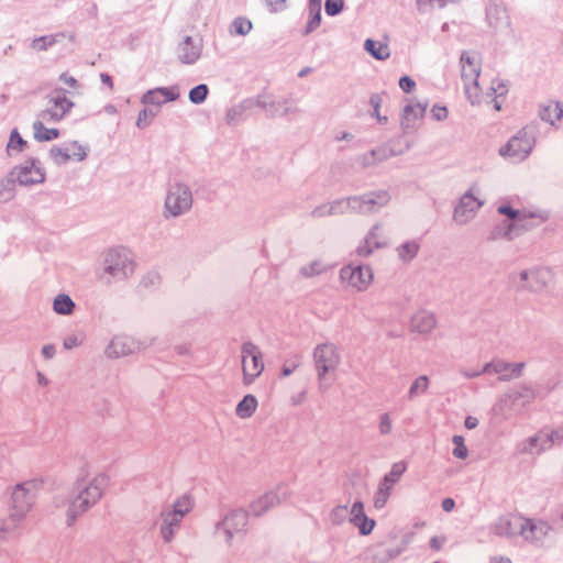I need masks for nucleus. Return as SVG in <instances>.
I'll list each match as a JSON object with an SVG mask.
<instances>
[{
    "label": "nucleus",
    "mask_w": 563,
    "mask_h": 563,
    "mask_svg": "<svg viewBox=\"0 0 563 563\" xmlns=\"http://www.w3.org/2000/svg\"><path fill=\"white\" fill-rule=\"evenodd\" d=\"M45 123L46 121L42 119L33 122L34 139L38 142L52 141L59 136V130L47 129Z\"/></svg>",
    "instance_id": "nucleus-32"
},
{
    "label": "nucleus",
    "mask_w": 563,
    "mask_h": 563,
    "mask_svg": "<svg viewBox=\"0 0 563 563\" xmlns=\"http://www.w3.org/2000/svg\"><path fill=\"white\" fill-rule=\"evenodd\" d=\"M387 150L384 147L374 148L358 156L357 162L363 167H371L388 158Z\"/></svg>",
    "instance_id": "nucleus-34"
},
{
    "label": "nucleus",
    "mask_w": 563,
    "mask_h": 563,
    "mask_svg": "<svg viewBox=\"0 0 563 563\" xmlns=\"http://www.w3.org/2000/svg\"><path fill=\"white\" fill-rule=\"evenodd\" d=\"M107 486L108 477L104 474H99L90 479L77 481L66 512L67 526H73L79 516L96 505Z\"/></svg>",
    "instance_id": "nucleus-1"
},
{
    "label": "nucleus",
    "mask_w": 563,
    "mask_h": 563,
    "mask_svg": "<svg viewBox=\"0 0 563 563\" xmlns=\"http://www.w3.org/2000/svg\"><path fill=\"white\" fill-rule=\"evenodd\" d=\"M464 92H465L467 100L472 104L479 103L481 98H479L478 81H476V84H472L470 81H464Z\"/></svg>",
    "instance_id": "nucleus-56"
},
{
    "label": "nucleus",
    "mask_w": 563,
    "mask_h": 563,
    "mask_svg": "<svg viewBox=\"0 0 563 563\" xmlns=\"http://www.w3.org/2000/svg\"><path fill=\"white\" fill-rule=\"evenodd\" d=\"M252 30V23L249 20L238 18L232 23V32L239 35H246Z\"/></svg>",
    "instance_id": "nucleus-63"
},
{
    "label": "nucleus",
    "mask_w": 563,
    "mask_h": 563,
    "mask_svg": "<svg viewBox=\"0 0 563 563\" xmlns=\"http://www.w3.org/2000/svg\"><path fill=\"white\" fill-rule=\"evenodd\" d=\"M534 144L536 137L533 132L525 128L499 148V154L515 163H520L530 155Z\"/></svg>",
    "instance_id": "nucleus-7"
},
{
    "label": "nucleus",
    "mask_w": 563,
    "mask_h": 563,
    "mask_svg": "<svg viewBox=\"0 0 563 563\" xmlns=\"http://www.w3.org/2000/svg\"><path fill=\"white\" fill-rule=\"evenodd\" d=\"M518 452L521 454L539 455L542 452L537 435L529 437L518 444Z\"/></svg>",
    "instance_id": "nucleus-47"
},
{
    "label": "nucleus",
    "mask_w": 563,
    "mask_h": 563,
    "mask_svg": "<svg viewBox=\"0 0 563 563\" xmlns=\"http://www.w3.org/2000/svg\"><path fill=\"white\" fill-rule=\"evenodd\" d=\"M352 523L358 528L362 536L369 534L375 527V520L369 519L365 514L360 518V520L352 521Z\"/></svg>",
    "instance_id": "nucleus-57"
},
{
    "label": "nucleus",
    "mask_w": 563,
    "mask_h": 563,
    "mask_svg": "<svg viewBox=\"0 0 563 563\" xmlns=\"http://www.w3.org/2000/svg\"><path fill=\"white\" fill-rule=\"evenodd\" d=\"M406 468L407 465L404 462L394 463L389 473H387L383 477L382 482L379 483V486L387 488L388 490L391 492L393 486L399 481L401 475L405 473Z\"/></svg>",
    "instance_id": "nucleus-36"
},
{
    "label": "nucleus",
    "mask_w": 563,
    "mask_h": 563,
    "mask_svg": "<svg viewBox=\"0 0 563 563\" xmlns=\"http://www.w3.org/2000/svg\"><path fill=\"white\" fill-rule=\"evenodd\" d=\"M136 349V344L131 336L115 335L106 349L109 357H121L132 354Z\"/></svg>",
    "instance_id": "nucleus-23"
},
{
    "label": "nucleus",
    "mask_w": 563,
    "mask_h": 563,
    "mask_svg": "<svg viewBox=\"0 0 563 563\" xmlns=\"http://www.w3.org/2000/svg\"><path fill=\"white\" fill-rule=\"evenodd\" d=\"M522 408L523 407H521L520 402L515 400L508 391L495 404L493 411L496 416L501 417L504 420H508L519 413Z\"/></svg>",
    "instance_id": "nucleus-24"
},
{
    "label": "nucleus",
    "mask_w": 563,
    "mask_h": 563,
    "mask_svg": "<svg viewBox=\"0 0 563 563\" xmlns=\"http://www.w3.org/2000/svg\"><path fill=\"white\" fill-rule=\"evenodd\" d=\"M15 185H18V181L14 179V177L11 176V173L9 172L0 180V202H8L14 197Z\"/></svg>",
    "instance_id": "nucleus-39"
},
{
    "label": "nucleus",
    "mask_w": 563,
    "mask_h": 563,
    "mask_svg": "<svg viewBox=\"0 0 563 563\" xmlns=\"http://www.w3.org/2000/svg\"><path fill=\"white\" fill-rule=\"evenodd\" d=\"M352 213L372 214L386 207L391 196L386 189H378L362 195L350 196Z\"/></svg>",
    "instance_id": "nucleus-8"
},
{
    "label": "nucleus",
    "mask_w": 563,
    "mask_h": 563,
    "mask_svg": "<svg viewBox=\"0 0 563 563\" xmlns=\"http://www.w3.org/2000/svg\"><path fill=\"white\" fill-rule=\"evenodd\" d=\"M329 266L321 260H314L300 267L299 273L306 278H311L327 272Z\"/></svg>",
    "instance_id": "nucleus-42"
},
{
    "label": "nucleus",
    "mask_w": 563,
    "mask_h": 563,
    "mask_svg": "<svg viewBox=\"0 0 563 563\" xmlns=\"http://www.w3.org/2000/svg\"><path fill=\"white\" fill-rule=\"evenodd\" d=\"M340 354L332 343L318 344L313 350V362L319 380H322L328 373L334 372L340 364Z\"/></svg>",
    "instance_id": "nucleus-11"
},
{
    "label": "nucleus",
    "mask_w": 563,
    "mask_h": 563,
    "mask_svg": "<svg viewBox=\"0 0 563 563\" xmlns=\"http://www.w3.org/2000/svg\"><path fill=\"white\" fill-rule=\"evenodd\" d=\"M59 37H64V33L41 36V37L34 38L32 41L31 46H32V48H34L36 51H46L49 47H52L53 45H55L59 41Z\"/></svg>",
    "instance_id": "nucleus-48"
},
{
    "label": "nucleus",
    "mask_w": 563,
    "mask_h": 563,
    "mask_svg": "<svg viewBox=\"0 0 563 563\" xmlns=\"http://www.w3.org/2000/svg\"><path fill=\"white\" fill-rule=\"evenodd\" d=\"M478 189L476 186H472L459 200V203L454 208L453 220L464 225L468 223L477 213V211L484 205V201L475 196Z\"/></svg>",
    "instance_id": "nucleus-13"
},
{
    "label": "nucleus",
    "mask_w": 563,
    "mask_h": 563,
    "mask_svg": "<svg viewBox=\"0 0 563 563\" xmlns=\"http://www.w3.org/2000/svg\"><path fill=\"white\" fill-rule=\"evenodd\" d=\"M486 19L490 27L494 30H500L509 26L510 18L507 9L497 3H492L486 9Z\"/></svg>",
    "instance_id": "nucleus-27"
},
{
    "label": "nucleus",
    "mask_w": 563,
    "mask_h": 563,
    "mask_svg": "<svg viewBox=\"0 0 563 563\" xmlns=\"http://www.w3.org/2000/svg\"><path fill=\"white\" fill-rule=\"evenodd\" d=\"M209 95V87L206 84H199L191 88L188 93L189 101L194 104H201Z\"/></svg>",
    "instance_id": "nucleus-49"
},
{
    "label": "nucleus",
    "mask_w": 563,
    "mask_h": 563,
    "mask_svg": "<svg viewBox=\"0 0 563 563\" xmlns=\"http://www.w3.org/2000/svg\"><path fill=\"white\" fill-rule=\"evenodd\" d=\"M19 522H14L11 520V516L9 519L0 520V543L5 541L9 534L16 529Z\"/></svg>",
    "instance_id": "nucleus-61"
},
{
    "label": "nucleus",
    "mask_w": 563,
    "mask_h": 563,
    "mask_svg": "<svg viewBox=\"0 0 563 563\" xmlns=\"http://www.w3.org/2000/svg\"><path fill=\"white\" fill-rule=\"evenodd\" d=\"M461 63V77L463 82L470 81L476 84L481 74V67L474 56L467 52H463L460 57Z\"/></svg>",
    "instance_id": "nucleus-28"
},
{
    "label": "nucleus",
    "mask_w": 563,
    "mask_h": 563,
    "mask_svg": "<svg viewBox=\"0 0 563 563\" xmlns=\"http://www.w3.org/2000/svg\"><path fill=\"white\" fill-rule=\"evenodd\" d=\"M349 517L347 506H336L330 514V519L333 525H341Z\"/></svg>",
    "instance_id": "nucleus-60"
},
{
    "label": "nucleus",
    "mask_w": 563,
    "mask_h": 563,
    "mask_svg": "<svg viewBox=\"0 0 563 563\" xmlns=\"http://www.w3.org/2000/svg\"><path fill=\"white\" fill-rule=\"evenodd\" d=\"M382 224L379 222L375 223L369 231L366 233L365 238L360 242L358 246L355 250V253L361 257L371 256L375 250L382 249L386 245L382 241Z\"/></svg>",
    "instance_id": "nucleus-22"
},
{
    "label": "nucleus",
    "mask_w": 563,
    "mask_h": 563,
    "mask_svg": "<svg viewBox=\"0 0 563 563\" xmlns=\"http://www.w3.org/2000/svg\"><path fill=\"white\" fill-rule=\"evenodd\" d=\"M180 92L178 86L170 87H157L154 89L147 90L142 97L141 102L145 106H156L161 107L162 104L175 101L179 98Z\"/></svg>",
    "instance_id": "nucleus-21"
},
{
    "label": "nucleus",
    "mask_w": 563,
    "mask_h": 563,
    "mask_svg": "<svg viewBox=\"0 0 563 563\" xmlns=\"http://www.w3.org/2000/svg\"><path fill=\"white\" fill-rule=\"evenodd\" d=\"M536 435L540 444V450H542V452H545L553 448V440H551L550 429L543 428L540 431H538Z\"/></svg>",
    "instance_id": "nucleus-59"
},
{
    "label": "nucleus",
    "mask_w": 563,
    "mask_h": 563,
    "mask_svg": "<svg viewBox=\"0 0 563 563\" xmlns=\"http://www.w3.org/2000/svg\"><path fill=\"white\" fill-rule=\"evenodd\" d=\"M76 305L70 296L58 294L53 300V310L60 316H69L75 311Z\"/></svg>",
    "instance_id": "nucleus-35"
},
{
    "label": "nucleus",
    "mask_w": 563,
    "mask_h": 563,
    "mask_svg": "<svg viewBox=\"0 0 563 563\" xmlns=\"http://www.w3.org/2000/svg\"><path fill=\"white\" fill-rule=\"evenodd\" d=\"M561 382L559 379H550L545 384H540L537 388H532L529 385H520L516 389L509 390V394L515 400L520 402L521 407H526L532 402L536 398L547 397L554 388L559 387Z\"/></svg>",
    "instance_id": "nucleus-16"
},
{
    "label": "nucleus",
    "mask_w": 563,
    "mask_h": 563,
    "mask_svg": "<svg viewBox=\"0 0 563 563\" xmlns=\"http://www.w3.org/2000/svg\"><path fill=\"white\" fill-rule=\"evenodd\" d=\"M267 95H257L255 97L246 98L242 100V103L244 106V109H246L247 112L252 111L255 108H260L262 110L267 109Z\"/></svg>",
    "instance_id": "nucleus-52"
},
{
    "label": "nucleus",
    "mask_w": 563,
    "mask_h": 563,
    "mask_svg": "<svg viewBox=\"0 0 563 563\" xmlns=\"http://www.w3.org/2000/svg\"><path fill=\"white\" fill-rule=\"evenodd\" d=\"M161 283V275L157 272H147L141 279V286L144 288H154Z\"/></svg>",
    "instance_id": "nucleus-64"
},
{
    "label": "nucleus",
    "mask_w": 563,
    "mask_h": 563,
    "mask_svg": "<svg viewBox=\"0 0 563 563\" xmlns=\"http://www.w3.org/2000/svg\"><path fill=\"white\" fill-rule=\"evenodd\" d=\"M321 23V10L309 11V20L305 30L302 31V35H308L312 33L320 26Z\"/></svg>",
    "instance_id": "nucleus-58"
},
{
    "label": "nucleus",
    "mask_w": 563,
    "mask_h": 563,
    "mask_svg": "<svg viewBox=\"0 0 563 563\" xmlns=\"http://www.w3.org/2000/svg\"><path fill=\"white\" fill-rule=\"evenodd\" d=\"M266 103H267V109H265L264 111L266 112V114L269 118L284 117L283 108H284V106L290 103V99L285 98L282 100H276L273 97L267 95Z\"/></svg>",
    "instance_id": "nucleus-45"
},
{
    "label": "nucleus",
    "mask_w": 563,
    "mask_h": 563,
    "mask_svg": "<svg viewBox=\"0 0 563 563\" xmlns=\"http://www.w3.org/2000/svg\"><path fill=\"white\" fill-rule=\"evenodd\" d=\"M157 115V111H154L153 109L151 108H144L142 109L139 114H137V119H136V126L139 129H145L147 128L151 123H152V120Z\"/></svg>",
    "instance_id": "nucleus-53"
},
{
    "label": "nucleus",
    "mask_w": 563,
    "mask_h": 563,
    "mask_svg": "<svg viewBox=\"0 0 563 563\" xmlns=\"http://www.w3.org/2000/svg\"><path fill=\"white\" fill-rule=\"evenodd\" d=\"M483 372H485V374L494 373L501 376L509 372V362L499 358L493 360L483 366Z\"/></svg>",
    "instance_id": "nucleus-50"
},
{
    "label": "nucleus",
    "mask_w": 563,
    "mask_h": 563,
    "mask_svg": "<svg viewBox=\"0 0 563 563\" xmlns=\"http://www.w3.org/2000/svg\"><path fill=\"white\" fill-rule=\"evenodd\" d=\"M202 47L201 38L187 35L178 44L177 57L185 65H194L201 57Z\"/></svg>",
    "instance_id": "nucleus-19"
},
{
    "label": "nucleus",
    "mask_w": 563,
    "mask_h": 563,
    "mask_svg": "<svg viewBox=\"0 0 563 563\" xmlns=\"http://www.w3.org/2000/svg\"><path fill=\"white\" fill-rule=\"evenodd\" d=\"M365 51L377 60H385L389 57V48L386 44L367 38L364 43Z\"/></svg>",
    "instance_id": "nucleus-37"
},
{
    "label": "nucleus",
    "mask_w": 563,
    "mask_h": 563,
    "mask_svg": "<svg viewBox=\"0 0 563 563\" xmlns=\"http://www.w3.org/2000/svg\"><path fill=\"white\" fill-rule=\"evenodd\" d=\"M135 271L133 254L125 247L108 250L101 261L98 278L106 285L123 282L130 278Z\"/></svg>",
    "instance_id": "nucleus-2"
},
{
    "label": "nucleus",
    "mask_w": 563,
    "mask_h": 563,
    "mask_svg": "<svg viewBox=\"0 0 563 563\" xmlns=\"http://www.w3.org/2000/svg\"><path fill=\"white\" fill-rule=\"evenodd\" d=\"M329 213L331 216H341L346 212H352L351 198L335 199L328 203Z\"/></svg>",
    "instance_id": "nucleus-46"
},
{
    "label": "nucleus",
    "mask_w": 563,
    "mask_h": 563,
    "mask_svg": "<svg viewBox=\"0 0 563 563\" xmlns=\"http://www.w3.org/2000/svg\"><path fill=\"white\" fill-rule=\"evenodd\" d=\"M38 488V484L34 481L16 484L12 490V511L11 520L14 522L22 521L26 514L31 510Z\"/></svg>",
    "instance_id": "nucleus-5"
},
{
    "label": "nucleus",
    "mask_w": 563,
    "mask_h": 563,
    "mask_svg": "<svg viewBox=\"0 0 563 563\" xmlns=\"http://www.w3.org/2000/svg\"><path fill=\"white\" fill-rule=\"evenodd\" d=\"M539 117L542 121L551 124L552 126H563V103L559 101H551L541 106L539 109Z\"/></svg>",
    "instance_id": "nucleus-25"
},
{
    "label": "nucleus",
    "mask_w": 563,
    "mask_h": 563,
    "mask_svg": "<svg viewBox=\"0 0 563 563\" xmlns=\"http://www.w3.org/2000/svg\"><path fill=\"white\" fill-rule=\"evenodd\" d=\"M245 113H247V111H246V109H244V106L241 101L240 103L231 107L227 111V122L229 124H234V123L239 122L240 120H242L244 118Z\"/></svg>",
    "instance_id": "nucleus-54"
},
{
    "label": "nucleus",
    "mask_w": 563,
    "mask_h": 563,
    "mask_svg": "<svg viewBox=\"0 0 563 563\" xmlns=\"http://www.w3.org/2000/svg\"><path fill=\"white\" fill-rule=\"evenodd\" d=\"M428 108V101H413L409 102L404 107L401 113V129L404 133H410L416 130L417 122L420 121Z\"/></svg>",
    "instance_id": "nucleus-20"
},
{
    "label": "nucleus",
    "mask_w": 563,
    "mask_h": 563,
    "mask_svg": "<svg viewBox=\"0 0 563 563\" xmlns=\"http://www.w3.org/2000/svg\"><path fill=\"white\" fill-rule=\"evenodd\" d=\"M290 497V490L284 484L276 486L274 489L266 492L250 505V512L254 517H260L268 510L275 508L280 503Z\"/></svg>",
    "instance_id": "nucleus-12"
},
{
    "label": "nucleus",
    "mask_w": 563,
    "mask_h": 563,
    "mask_svg": "<svg viewBox=\"0 0 563 563\" xmlns=\"http://www.w3.org/2000/svg\"><path fill=\"white\" fill-rule=\"evenodd\" d=\"M73 107V101L67 99L62 91H56L47 97V107L38 112L37 119L45 120L47 123L58 122Z\"/></svg>",
    "instance_id": "nucleus-15"
},
{
    "label": "nucleus",
    "mask_w": 563,
    "mask_h": 563,
    "mask_svg": "<svg viewBox=\"0 0 563 563\" xmlns=\"http://www.w3.org/2000/svg\"><path fill=\"white\" fill-rule=\"evenodd\" d=\"M429 388V377L421 375L417 377L409 387L408 399L413 400L415 398L424 395Z\"/></svg>",
    "instance_id": "nucleus-44"
},
{
    "label": "nucleus",
    "mask_w": 563,
    "mask_h": 563,
    "mask_svg": "<svg viewBox=\"0 0 563 563\" xmlns=\"http://www.w3.org/2000/svg\"><path fill=\"white\" fill-rule=\"evenodd\" d=\"M419 250L420 244L417 241L412 240L400 244L396 251L400 261L410 262L417 256Z\"/></svg>",
    "instance_id": "nucleus-41"
},
{
    "label": "nucleus",
    "mask_w": 563,
    "mask_h": 563,
    "mask_svg": "<svg viewBox=\"0 0 563 563\" xmlns=\"http://www.w3.org/2000/svg\"><path fill=\"white\" fill-rule=\"evenodd\" d=\"M161 537L164 542L169 543L173 541L177 530L179 529L183 518L170 512L169 510H163L161 512Z\"/></svg>",
    "instance_id": "nucleus-26"
},
{
    "label": "nucleus",
    "mask_w": 563,
    "mask_h": 563,
    "mask_svg": "<svg viewBox=\"0 0 563 563\" xmlns=\"http://www.w3.org/2000/svg\"><path fill=\"white\" fill-rule=\"evenodd\" d=\"M340 279L356 291H365L373 282V271L368 265H346L340 269Z\"/></svg>",
    "instance_id": "nucleus-14"
},
{
    "label": "nucleus",
    "mask_w": 563,
    "mask_h": 563,
    "mask_svg": "<svg viewBox=\"0 0 563 563\" xmlns=\"http://www.w3.org/2000/svg\"><path fill=\"white\" fill-rule=\"evenodd\" d=\"M194 506L195 499L192 496L184 494L175 499L172 508L168 510L184 519V517L192 510Z\"/></svg>",
    "instance_id": "nucleus-33"
},
{
    "label": "nucleus",
    "mask_w": 563,
    "mask_h": 563,
    "mask_svg": "<svg viewBox=\"0 0 563 563\" xmlns=\"http://www.w3.org/2000/svg\"><path fill=\"white\" fill-rule=\"evenodd\" d=\"M27 148V142L20 135L16 129L10 133L9 142L7 144V153L9 156L22 153Z\"/></svg>",
    "instance_id": "nucleus-40"
},
{
    "label": "nucleus",
    "mask_w": 563,
    "mask_h": 563,
    "mask_svg": "<svg viewBox=\"0 0 563 563\" xmlns=\"http://www.w3.org/2000/svg\"><path fill=\"white\" fill-rule=\"evenodd\" d=\"M369 104L373 107V117L377 119V121L382 124L387 123L388 119L387 117L380 115V104H382V97L378 93H373L369 98Z\"/></svg>",
    "instance_id": "nucleus-62"
},
{
    "label": "nucleus",
    "mask_w": 563,
    "mask_h": 563,
    "mask_svg": "<svg viewBox=\"0 0 563 563\" xmlns=\"http://www.w3.org/2000/svg\"><path fill=\"white\" fill-rule=\"evenodd\" d=\"M497 211H498L499 214L506 216L510 220L518 221L525 228H527L526 220L529 219V218H537V219H539L540 223L544 222L548 219V213L547 212H539V213H533V212L526 213V212H523V213H521L520 211L514 209L509 205H501V206H499L497 208Z\"/></svg>",
    "instance_id": "nucleus-29"
},
{
    "label": "nucleus",
    "mask_w": 563,
    "mask_h": 563,
    "mask_svg": "<svg viewBox=\"0 0 563 563\" xmlns=\"http://www.w3.org/2000/svg\"><path fill=\"white\" fill-rule=\"evenodd\" d=\"M49 156L56 165H64L71 158L70 148L53 146L49 150Z\"/></svg>",
    "instance_id": "nucleus-51"
},
{
    "label": "nucleus",
    "mask_w": 563,
    "mask_h": 563,
    "mask_svg": "<svg viewBox=\"0 0 563 563\" xmlns=\"http://www.w3.org/2000/svg\"><path fill=\"white\" fill-rule=\"evenodd\" d=\"M550 276V268L533 266L519 273H511L509 275V280L518 290L540 292L548 286Z\"/></svg>",
    "instance_id": "nucleus-4"
},
{
    "label": "nucleus",
    "mask_w": 563,
    "mask_h": 563,
    "mask_svg": "<svg viewBox=\"0 0 563 563\" xmlns=\"http://www.w3.org/2000/svg\"><path fill=\"white\" fill-rule=\"evenodd\" d=\"M437 324L435 317L432 312L421 310L415 313L410 320V328L418 333H429Z\"/></svg>",
    "instance_id": "nucleus-30"
},
{
    "label": "nucleus",
    "mask_w": 563,
    "mask_h": 563,
    "mask_svg": "<svg viewBox=\"0 0 563 563\" xmlns=\"http://www.w3.org/2000/svg\"><path fill=\"white\" fill-rule=\"evenodd\" d=\"M249 512L242 508L229 510L221 520L214 525V534L223 536L227 545L231 547L236 534L246 531Z\"/></svg>",
    "instance_id": "nucleus-6"
},
{
    "label": "nucleus",
    "mask_w": 563,
    "mask_h": 563,
    "mask_svg": "<svg viewBox=\"0 0 563 563\" xmlns=\"http://www.w3.org/2000/svg\"><path fill=\"white\" fill-rule=\"evenodd\" d=\"M452 442L454 444L453 455L456 459L464 460L468 456V449L464 443V438L462 435L455 434L452 438Z\"/></svg>",
    "instance_id": "nucleus-55"
},
{
    "label": "nucleus",
    "mask_w": 563,
    "mask_h": 563,
    "mask_svg": "<svg viewBox=\"0 0 563 563\" xmlns=\"http://www.w3.org/2000/svg\"><path fill=\"white\" fill-rule=\"evenodd\" d=\"M518 235L519 232L516 230L515 223L505 220L492 230L489 240L506 239L511 241Z\"/></svg>",
    "instance_id": "nucleus-31"
},
{
    "label": "nucleus",
    "mask_w": 563,
    "mask_h": 563,
    "mask_svg": "<svg viewBox=\"0 0 563 563\" xmlns=\"http://www.w3.org/2000/svg\"><path fill=\"white\" fill-rule=\"evenodd\" d=\"M459 0H416V9L419 13L426 14L433 9H443L449 3H456Z\"/></svg>",
    "instance_id": "nucleus-43"
},
{
    "label": "nucleus",
    "mask_w": 563,
    "mask_h": 563,
    "mask_svg": "<svg viewBox=\"0 0 563 563\" xmlns=\"http://www.w3.org/2000/svg\"><path fill=\"white\" fill-rule=\"evenodd\" d=\"M522 516L505 515L497 518L489 526L490 533L505 538L514 539L521 534Z\"/></svg>",
    "instance_id": "nucleus-17"
},
{
    "label": "nucleus",
    "mask_w": 563,
    "mask_h": 563,
    "mask_svg": "<svg viewBox=\"0 0 563 563\" xmlns=\"http://www.w3.org/2000/svg\"><path fill=\"white\" fill-rule=\"evenodd\" d=\"M257 408V399L253 395H245L238 404L235 412L236 416L246 419L250 418Z\"/></svg>",
    "instance_id": "nucleus-38"
},
{
    "label": "nucleus",
    "mask_w": 563,
    "mask_h": 563,
    "mask_svg": "<svg viewBox=\"0 0 563 563\" xmlns=\"http://www.w3.org/2000/svg\"><path fill=\"white\" fill-rule=\"evenodd\" d=\"M552 531V527L549 522L544 520H533L529 518H525L522 520V530L521 537L525 541L536 545L541 547L543 544L544 539Z\"/></svg>",
    "instance_id": "nucleus-18"
},
{
    "label": "nucleus",
    "mask_w": 563,
    "mask_h": 563,
    "mask_svg": "<svg viewBox=\"0 0 563 563\" xmlns=\"http://www.w3.org/2000/svg\"><path fill=\"white\" fill-rule=\"evenodd\" d=\"M262 356L260 347L253 342L247 341L242 344L241 361L245 385L252 384L262 374L264 369Z\"/></svg>",
    "instance_id": "nucleus-10"
},
{
    "label": "nucleus",
    "mask_w": 563,
    "mask_h": 563,
    "mask_svg": "<svg viewBox=\"0 0 563 563\" xmlns=\"http://www.w3.org/2000/svg\"><path fill=\"white\" fill-rule=\"evenodd\" d=\"M11 176L18 181V185L31 187L45 181L46 173L40 159L30 157L23 163L15 165L10 170Z\"/></svg>",
    "instance_id": "nucleus-9"
},
{
    "label": "nucleus",
    "mask_w": 563,
    "mask_h": 563,
    "mask_svg": "<svg viewBox=\"0 0 563 563\" xmlns=\"http://www.w3.org/2000/svg\"><path fill=\"white\" fill-rule=\"evenodd\" d=\"M192 202L194 198L189 186L180 181L173 183L167 187L163 217L166 220L179 218L190 211Z\"/></svg>",
    "instance_id": "nucleus-3"
}]
</instances>
